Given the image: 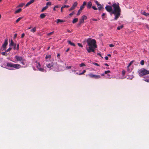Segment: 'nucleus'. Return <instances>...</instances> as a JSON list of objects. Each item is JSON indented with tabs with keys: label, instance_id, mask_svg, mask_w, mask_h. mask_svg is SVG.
<instances>
[{
	"label": "nucleus",
	"instance_id": "obj_1",
	"mask_svg": "<svg viewBox=\"0 0 149 149\" xmlns=\"http://www.w3.org/2000/svg\"><path fill=\"white\" fill-rule=\"evenodd\" d=\"M86 42L88 46V47L87 46L86 47V50L88 52H95V49L97 48L96 40L94 39L89 38L87 39Z\"/></svg>",
	"mask_w": 149,
	"mask_h": 149
},
{
	"label": "nucleus",
	"instance_id": "obj_2",
	"mask_svg": "<svg viewBox=\"0 0 149 149\" xmlns=\"http://www.w3.org/2000/svg\"><path fill=\"white\" fill-rule=\"evenodd\" d=\"M112 6L114 10L112 11V13L114 14L115 15L114 19L117 20L120 16L121 12L119 4L118 3H114L113 4Z\"/></svg>",
	"mask_w": 149,
	"mask_h": 149
},
{
	"label": "nucleus",
	"instance_id": "obj_3",
	"mask_svg": "<svg viewBox=\"0 0 149 149\" xmlns=\"http://www.w3.org/2000/svg\"><path fill=\"white\" fill-rule=\"evenodd\" d=\"M46 65L47 67L48 68H53L55 71H57L59 70L58 68L59 65L57 64L56 62H52L49 63H46Z\"/></svg>",
	"mask_w": 149,
	"mask_h": 149
},
{
	"label": "nucleus",
	"instance_id": "obj_4",
	"mask_svg": "<svg viewBox=\"0 0 149 149\" xmlns=\"http://www.w3.org/2000/svg\"><path fill=\"white\" fill-rule=\"evenodd\" d=\"M7 66L8 67H10V70H13V68L18 69L22 67L19 64H13L11 63H7Z\"/></svg>",
	"mask_w": 149,
	"mask_h": 149
},
{
	"label": "nucleus",
	"instance_id": "obj_5",
	"mask_svg": "<svg viewBox=\"0 0 149 149\" xmlns=\"http://www.w3.org/2000/svg\"><path fill=\"white\" fill-rule=\"evenodd\" d=\"M138 73L139 76L142 77L147 74H149V71L147 70L144 68H142L138 70Z\"/></svg>",
	"mask_w": 149,
	"mask_h": 149
},
{
	"label": "nucleus",
	"instance_id": "obj_6",
	"mask_svg": "<svg viewBox=\"0 0 149 149\" xmlns=\"http://www.w3.org/2000/svg\"><path fill=\"white\" fill-rule=\"evenodd\" d=\"M87 18V17L85 15H83L81 18L79 19V25H80L81 24L84 23V20H86Z\"/></svg>",
	"mask_w": 149,
	"mask_h": 149
},
{
	"label": "nucleus",
	"instance_id": "obj_7",
	"mask_svg": "<svg viewBox=\"0 0 149 149\" xmlns=\"http://www.w3.org/2000/svg\"><path fill=\"white\" fill-rule=\"evenodd\" d=\"M15 58L18 61H21L24 60L22 56H20L18 55H16L15 57Z\"/></svg>",
	"mask_w": 149,
	"mask_h": 149
},
{
	"label": "nucleus",
	"instance_id": "obj_8",
	"mask_svg": "<svg viewBox=\"0 0 149 149\" xmlns=\"http://www.w3.org/2000/svg\"><path fill=\"white\" fill-rule=\"evenodd\" d=\"M106 10L109 12L112 11L113 9L111 6L109 5L105 7Z\"/></svg>",
	"mask_w": 149,
	"mask_h": 149
},
{
	"label": "nucleus",
	"instance_id": "obj_9",
	"mask_svg": "<svg viewBox=\"0 0 149 149\" xmlns=\"http://www.w3.org/2000/svg\"><path fill=\"white\" fill-rule=\"evenodd\" d=\"M8 39H6L5 40L4 43L3 44L2 47L3 48V49H6V46L8 44Z\"/></svg>",
	"mask_w": 149,
	"mask_h": 149
},
{
	"label": "nucleus",
	"instance_id": "obj_10",
	"mask_svg": "<svg viewBox=\"0 0 149 149\" xmlns=\"http://www.w3.org/2000/svg\"><path fill=\"white\" fill-rule=\"evenodd\" d=\"M16 43H14L13 40L12 39L10 43L9 44V46L11 47V46H13V49L14 50H15L16 49Z\"/></svg>",
	"mask_w": 149,
	"mask_h": 149
},
{
	"label": "nucleus",
	"instance_id": "obj_11",
	"mask_svg": "<svg viewBox=\"0 0 149 149\" xmlns=\"http://www.w3.org/2000/svg\"><path fill=\"white\" fill-rule=\"evenodd\" d=\"M92 6V3L91 1L88 2L87 5V7L88 9H90L91 7Z\"/></svg>",
	"mask_w": 149,
	"mask_h": 149
},
{
	"label": "nucleus",
	"instance_id": "obj_12",
	"mask_svg": "<svg viewBox=\"0 0 149 149\" xmlns=\"http://www.w3.org/2000/svg\"><path fill=\"white\" fill-rule=\"evenodd\" d=\"M141 14L143 15L146 17L149 16V13H146L143 10L141 11Z\"/></svg>",
	"mask_w": 149,
	"mask_h": 149
},
{
	"label": "nucleus",
	"instance_id": "obj_13",
	"mask_svg": "<svg viewBox=\"0 0 149 149\" xmlns=\"http://www.w3.org/2000/svg\"><path fill=\"white\" fill-rule=\"evenodd\" d=\"M144 81L149 82V76H147L146 77H144V79H143Z\"/></svg>",
	"mask_w": 149,
	"mask_h": 149
},
{
	"label": "nucleus",
	"instance_id": "obj_14",
	"mask_svg": "<svg viewBox=\"0 0 149 149\" xmlns=\"http://www.w3.org/2000/svg\"><path fill=\"white\" fill-rule=\"evenodd\" d=\"M68 44H70V45H71L72 46H75V44L74 43L72 42L70 40H68Z\"/></svg>",
	"mask_w": 149,
	"mask_h": 149
},
{
	"label": "nucleus",
	"instance_id": "obj_15",
	"mask_svg": "<svg viewBox=\"0 0 149 149\" xmlns=\"http://www.w3.org/2000/svg\"><path fill=\"white\" fill-rule=\"evenodd\" d=\"M88 75L89 76V77L91 78H94L95 75L93 74L92 73H90Z\"/></svg>",
	"mask_w": 149,
	"mask_h": 149
},
{
	"label": "nucleus",
	"instance_id": "obj_16",
	"mask_svg": "<svg viewBox=\"0 0 149 149\" xmlns=\"http://www.w3.org/2000/svg\"><path fill=\"white\" fill-rule=\"evenodd\" d=\"M77 1H75L73 4L72 6L75 9V7L77 6Z\"/></svg>",
	"mask_w": 149,
	"mask_h": 149
},
{
	"label": "nucleus",
	"instance_id": "obj_17",
	"mask_svg": "<svg viewBox=\"0 0 149 149\" xmlns=\"http://www.w3.org/2000/svg\"><path fill=\"white\" fill-rule=\"evenodd\" d=\"M46 16V15L44 13H42L40 15V17L41 19H43Z\"/></svg>",
	"mask_w": 149,
	"mask_h": 149
},
{
	"label": "nucleus",
	"instance_id": "obj_18",
	"mask_svg": "<svg viewBox=\"0 0 149 149\" xmlns=\"http://www.w3.org/2000/svg\"><path fill=\"white\" fill-rule=\"evenodd\" d=\"M65 22V21H64L63 20H61L60 19H57L56 22L57 23H58L59 22Z\"/></svg>",
	"mask_w": 149,
	"mask_h": 149
},
{
	"label": "nucleus",
	"instance_id": "obj_19",
	"mask_svg": "<svg viewBox=\"0 0 149 149\" xmlns=\"http://www.w3.org/2000/svg\"><path fill=\"white\" fill-rule=\"evenodd\" d=\"M101 78V76L100 75H95L94 79H99Z\"/></svg>",
	"mask_w": 149,
	"mask_h": 149
},
{
	"label": "nucleus",
	"instance_id": "obj_20",
	"mask_svg": "<svg viewBox=\"0 0 149 149\" xmlns=\"http://www.w3.org/2000/svg\"><path fill=\"white\" fill-rule=\"evenodd\" d=\"M78 21V19L77 18H75L74 19H73L72 21V23L73 24H74L77 22Z\"/></svg>",
	"mask_w": 149,
	"mask_h": 149
},
{
	"label": "nucleus",
	"instance_id": "obj_21",
	"mask_svg": "<svg viewBox=\"0 0 149 149\" xmlns=\"http://www.w3.org/2000/svg\"><path fill=\"white\" fill-rule=\"evenodd\" d=\"M21 10H22V9L21 8L15 11V13L16 14V13H19L21 11Z\"/></svg>",
	"mask_w": 149,
	"mask_h": 149
},
{
	"label": "nucleus",
	"instance_id": "obj_22",
	"mask_svg": "<svg viewBox=\"0 0 149 149\" xmlns=\"http://www.w3.org/2000/svg\"><path fill=\"white\" fill-rule=\"evenodd\" d=\"M48 6H46L45 7L43 8L41 10V12H43L45 10H46V9H47L48 8Z\"/></svg>",
	"mask_w": 149,
	"mask_h": 149
},
{
	"label": "nucleus",
	"instance_id": "obj_23",
	"mask_svg": "<svg viewBox=\"0 0 149 149\" xmlns=\"http://www.w3.org/2000/svg\"><path fill=\"white\" fill-rule=\"evenodd\" d=\"M38 69L39 71L43 72H44L45 70L43 68L41 67L40 68H39Z\"/></svg>",
	"mask_w": 149,
	"mask_h": 149
},
{
	"label": "nucleus",
	"instance_id": "obj_24",
	"mask_svg": "<svg viewBox=\"0 0 149 149\" xmlns=\"http://www.w3.org/2000/svg\"><path fill=\"white\" fill-rule=\"evenodd\" d=\"M36 31V28L35 27H34L31 30V32L34 33Z\"/></svg>",
	"mask_w": 149,
	"mask_h": 149
},
{
	"label": "nucleus",
	"instance_id": "obj_25",
	"mask_svg": "<svg viewBox=\"0 0 149 149\" xmlns=\"http://www.w3.org/2000/svg\"><path fill=\"white\" fill-rule=\"evenodd\" d=\"M41 67V65L39 63H37L36 65V67L38 69L39 68H40Z\"/></svg>",
	"mask_w": 149,
	"mask_h": 149
},
{
	"label": "nucleus",
	"instance_id": "obj_26",
	"mask_svg": "<svg viewBox=\"0 0 149 149\" xmlns=\"http://www.w3.org/2000/svg\"><path fill=\"white\" fill-rule=\"evenodd\" d=\"M99 7H98V8H97V9H98V10H102V9H103V7H102V6H101H101H98Z\"/></svg>",
	"mask_w": 149,
	"mask_h": 149
},
{
	"label": "nucleus",
	"instance_id": "obj_27",
	"mask_svg": "<svg viewBox=\"0 0 149 149\" xmlns=\"http://www.w3.org/2000/svg\"><path fill=\"white\" fill-rule=\"evenodd\" d=\"M22 18V17H19L16 21V23H18L21 19Z\"/></svg>",
	"mask_w": 149,
	"mask_h": 149
},
{
	"label": "nucleus",
	"instance_id": "obj_28",
	"mask_svg": "<svg viewBox=\"0 0 149 149\" xmlns=\"http://www.w3.org/2000/svg\"><path fill=\"white\" fill-rule=\"evenodd\" d=\"M109 72H110V70L105 71L104 72V73L105 74H107V75H108L109 76V74H107V73Z\"/></svg>",
	"mask_w": 149,
	"mask_h": 149
},
{
	"label": "nucleus",
	"instance_id": "obj_29",
	"mask_svg": "<svg viewBox=\"0 0 149 149\" xmlns=\"http://www.w3.org/2000/svg\"><path fill=\"white\" fill-rule=\"evenodd\" d=\"M123 27V26L121 25L120 26H118L117 28V29L118 30H119L120 29L122 28Z\"/></svg>",
	"mask_w": 149,
	"mask_h": 149
},
{
	"label": "nucleus",
	"instance_id": "obj_30",
	"mask_svg": "<svg viewBox=\"0 0 149 149\" xmlns=\"http://www.w3.org/2000/svg\"><path fill=\"white\" fill-rule=\"evenodd\" d=\"M6 51L5 52H2L1 53V54L3 56H7V54L6 53Z\"/></svg>",
	"mask_w": 149,
	"mask_h": 149
},
{
	"label": "nucleus",
	"instance_id": "obj_31",
	"mask_svg": "<svg viewBox=\"0 0 149 149\" xmlns=\"http://www.w3.org/2000/svg\"><path fill=\"white\" fill-rule=\"evenodd\" d=\"M95 1V3L97 6H101V4L99 3L98 1Z\"/></svg>",
	"mask_w": 149,
	"mask_h": 149
},
{
	"label": "nucleus",
	"instance_id": "obj_32",
	"mask_svg": "<svg viewBox=\"0 0 149 149\" xmlns=\"http://www.w3.org/2000/svg\"><path fill=\"white\" fill-rule=\"evenodd\" d=\"M79 66L80 67H81L84 66H86L85 65L84 63H82L79 65Z\"/></svg>",
	"mask_w": 149,
	"mask_h": 149
},
{
	"label": "nucleus",
	"instance_id": "obj_33",
	"mask_svg": "<svg viewBox=\"0 0 149 149\" xmlns=\"http://www.w3.org/2000/svg\"><path fill=\"white\" fill-rule=\"evenodd\" d=\"M51 56L50 55H46L45 58L47 59V58H51Z\"/></svg>",
	"mask_w": 149,
	"mask_h": 149
},
{
	"label": "nucleus",
	"instance_id": "obj_34",
	"mask_svg": "<svg viewBox=\"0 0 149 149\" xmlns=\"http://www.w3.org/2000/svg\"><path fill=\"white\" fill-rule=\"evenodd\" d=\"M54 32L52 31L47 34V35L48 36H50L52 35L54 33Z\"/></svg>",
	"mask_w": 149,
	"mask_h": 149
},
{
	"label": "nucleus",
	"instance_id": "obj_35",
	"mask_svg": "<svg viewBox=\"0 0 149 149\" xmlns=\"http://www.w3.org/2000/svg\"><path fill=\"white\" fill-rule=\"evenodd\" d=\"M51 3L50 2H48L46 3V6H50L51 5Z\"/></svg>",
	"mask_w": 149,
	"mask_h": 149
},
{
	"label": "nucleus",
	"instance_id": "obj_36",
	"mask_svg": "<svg viewBox=\"0 0 149 149\" xmlns=\"http://www.w3.org/2000/svg\"><path fill=\"white\" fill-rule=\"evenodd\" d=\"M24 5V3H22L19 5V7H22Z\"/></svg>",
	"mask_w": 149,
	"mask_h": 149
},
{
	"label": "nucleus",
	"instance_id": "obj_37",
	"mask_svg": "<svg viewBox=\"0 0 149 149\" xmlns=\"http://www.w3.org/2000/svg\"><path fill=\"white\" fill-rule=\"evenodd\" d=\"M91 20L93 21H97L98 20L97 19H95L94 18H92V19H90V21L91 22Z\"/></svg>",
	"mask_w": 149,
	"mask_h": 149
},
{
	"label": "nucleus",
	"instance_id": "obj_38",
	"mask_svg": "<svg viewBox=\"0 0 149 149\" xmlns=\"http://www.w3.org/2000/svg\"><path fill=\"white\" fill-rule=\"evenodd\" d=\"M86 72V70H84L82 72L79 73V75L84 74Z\"/></svg>",
	"mask_w": 149,
	"mask_h": 149
},
{
	"label": "nucleus",
	"instance_id": "obj_39",
	"mask_svg": "<svg viewBox=\"0 0 149 149\" xmlns=\"http://www.w3.org/2000/svg\"><path fill=\"white\" fill-rule=\"evenodd\" d=\"M140 64L142 65H143L144 64V60H142L140 63Z\"/></svg>",
	"mask_w": 149,
	"mask_h": 149
},
{
	"label": "nucleus",
	"instance_id": "obj_40",
	"mask_svg": "<svg viewBox=\"0 0 149 149\" xmlns=\"http://www.w3.org/2000/svg\"><path fill=\"white\" fill-rule=\"evenodd\" d=\"M11 49H12L11 48L9 47V48H8V49H7V50H6V52H9L11 50Z\"/></svg>",
	"mask_w": 149,
	"mask_h": 149
},
{
	"label": "nucleus",
	"instance_id": "obj_41",
	"mask_svg": "<svg viewBox=\"0 0 149 149\" xmlns=\"http://www.w3.org/2000/svg\"><path fill=\"white\" fill-rule=\"evenodd\" d=\"M132 63H133V61H132L127 66V68H128L130 66V65H131V64Z\"/></svg>",
	"mask_w": 149,
	"mask_h": 149
},
{
	"label": "nucleus",
	"instance_id": "obj_42",
	"mask_svg": "<svg viewBox=\"0 0 149 149\" xmlns=\"http://www.w3.org/2000/svg\"><path fill=\"white\" fill-rule=\"evenodd\" d=\"M62 7H63V8H68L69 7V6L68 5H64L62 6Z\"/></svg>",
	"mask_w": 149,
	"mask_h": 149
},
{
	"label": "nucleus",
	"instance_id": "obj_43",
	"mask_svg": "<svg viewBox=\"0 0 149 149\" xmlns=\"http://www.w3.org/2000/svg\"><path fill=\"white\" fill-rule=\"evenodd\" d=\"M81 10H80V9H79L78 12L77 13V15H79L81 13Z\"/></svg>",
	"mask_w": 149,
	"mask_h": 149
},
{
	"label": "nucleus",
	"instance_id": "obj_44",
	"mask_svg": "<svg viewBox=\"0 0 149 149\" xmlns=\"http://www.w3.org/2000/svg\"><path fill=\"white\" fill-rule=\"evenodd\" d=\"M93 65H96V66H100V65L98 64V63H93Z\"/></svg>",
	"mask_w": 149,
	"mask_h": 149
},
{
	"label": "nucleus",
	"instance_id": "obj_45",
	"mask_svg": "<svg viewBox=\"0 0 149 149\" xmlns=\"http://www.w3.org/2000/svg\"><path fill=\"white\" fill-rule=\"evenodd\" d=\"M125 71L124 70H123L122 71V74L123 76H124L125 74Z\"/></svg>",
	"mask_w": 149,
	"mask_h": 149
},
{
	"label": "nucleus",
	"instance_id": "obj_46",
	"mask_svg": "<svg viewBox=\"0 0 149 149\" xmlns=\"http://www.w3.org/2000/svg\"><path fill=\"white\" fill-rule=\"evenodd\" d=\"M92 8L94 10H97V8H96L94 6H92Z\"/></svg>",
	"mask_w": 149,
	"mask_h": 149
},
{
	"label": "nucleus",
	"instance_id": "obj_47",
	"mask_svg": "<svg viewBox=\"0 0 149 149\" xmlns=\"http://www.w3.org/2000/svg\"><path fill=\"white\" fill-rule=\"evenodd\" d=\"M35 1V0H31L29 2L30 3V4H31L32 3H33Z\"/></svg>",
	"mask_w": 149,
	"mask_h": 149
},
{
	"label": "nucleus",
	"instance_id": "obj_48",
	"mask_svg": "<svg viewBox=\"0 0 149 149\" xmlns=\"http://www.w3.org/2000/svg\"><path fill=\"white\" fill-rule=\"evenodd\" d=\"M84 6H81L80 7V9H79L80 10H82L84 8Z\"/></svg>",
	"mask_w": 149,
	"mask_h": 149
},
{
	"label": "nucleus",
	"instance_id": "obj_49",
	"mask_svg": "<svg viewBox=\"0 0 149 149\" xmlns=\"http://www.w3.org/2000/svg\"><path fill=\"white\" fill-rule=\"evenodd\" d=\"M77 45H78V46L79 47H83V45L81 43H78L77 44Z\"/></svg>",
	"mask_w": 149,
	"mask_h": 149
},
{
	"label": "nucleus",
	"instance_id": "obj_50",
	"mask_svg": "<svg viewBox=\"0 0 149 149\" xmlns=\"http://www.w3.org/2000/svg\"><path fill=\"white\" fill-rule=\"evenodd\" d=\"M75 14L74 12V11H73L72 13H70L69 15L70 16H71L73 15L74 14Z\"/></svg>",
	"mask_w": 149,
	"mask_h": 149
},
{
	"label": "nucleus",
	"instance_id": "obj_51",
	"mask_svg": "<svg viewBox=\"0 0 149 149\" xmlns=\"http://www.w3.org/2000/svg\"><path fill=\"white\" fill-rule=\"evenodd\" d=\"M71 66H67L65 67V68L67 69H69L71 68Z\"/></svg>",
	"mask_w": 149,
	"mask_h": 149
},
{
	"label": "nucleus",
	"instance_id": "obj_52",
	"mask_svg": "<svg viewBox=\"0 0 149 149\" xmlns=\"http://www.w3.org/2000/svg\"><path fill=\"white\" fill-rule=\"evenodd\" d=\"M86 3L85 1H84L83 2V4L82 5L84 6L85 5H86Z\"/></svg>",
	"mask_w": 149,
	"mask_h": 149
},
{
	"label": "nucleus",
	"instance_id": "obj_53",
	"mask_svg": "<svg viewBox=\"0 0 149 149\" xmlns=\"http://www.w3.org/2000/svg\"><path fill=\"white\" fill-rule=\"evenodd\" d=\"M30 5V3L29 2L26 5L25 7H26Z\"/></svg>",
	"mask_w": 149,
	"mask_h": 149
},
{
	"label": "nucleus",
	"instance_id": "obj_54",
	"mask_svg": "<svg viewBox=\"0 0 149 149\" xmlns=\"http://www.w3.org/2000/svg\"><path fill=\"white\" fill-rule=\"evenodd\" d=\"M74 8H73V7L72 6L69 9V11H71L72 10H73V9H74Z\"/></svg>",
	"mask_w": 149,
	"mask_h": 149
},
{
	"label": "nucleus",
	"instance_id": "obj_55",
	"mask_svg": "<svg viewBox=\"0 0 149 149\" xmlns=\"http://www.w3.org/2000/svg\"><path fill=\"white\" fill-rule=\"evenodd\" d=\"M19 44H17V47L16 48V49H17V50H19Z\"/></svg>",
	"mask_w": 149,
	"mask_h": 149
},
{
	"label": "nucleus",
	"instance_id": "obj_56",
	"mask_svg": "<svg viewBox=\"0 0 149 149\" xmlns=\"http://www.w3.org/2000/svg\"><path fill=\"white\" fill-rule=\"evenodd\" d=\"M105 15V13H103V14H102V19H104L103 17H104V15Z\"/></svg>",
	"mask_w": 149,
	"mask_h": 149
},
{
	"label": "nucleus",
	"instance_id": "obj_57",
	"mask_svg": "<svg viewBox=\"0 0 149 149\" xmlns=\"http://www.w3.org/2000/svg\"><path fill=\"white\" fill-rule=\"evenodd\" d=\"M24 36H25V34H24V33H23L22 34V35H21V38H23L24 37Z\"/></svg>",
	"mask_w": 149,
	"mask_h": 149
},
{
	"label": "nucleus",
	"instance_id": "obj_58",
	"mask_svg": "<svg viewBox=\"0 0 149 149\" xmlns=\"http://www.w3.org/2000/svg\"><path fill=\"white\" fill-rule=\"evenodd\" d=\"M20 63L23 65H24L25 64L24 62L23 61L21 62Z\"/></svg>",
	"mask_w": 149,
	"mask_h": 149
},
{
	"label": "nucleus",
	"instance_id": "obj_59",
	"mask_svg": "<svg viewBox=\"0 0 149 149\" xmlns=\"http://www.w3.org/2000/svg\"><path fill=\"white\" fill-rule=\"evenodd\" d=\"M57 57L58 58H59L60 57V54L59 53L57 54Z\"/></svg>",
	"mask_w": 149,
	"mask_h": 149
},
{
	"label": "nucleus",
	"instance_id": "obj_60",
	"mask_svg": "<svg viewBox=\"0 0 149 149\" xmlns=\"http://www.w3.org/2000/svg\"><path fill=\"white\" fill-rule=\"evenodd\" d=\"M109 46L110 47H112L114 46V45L112 44H111L109 45Z\"/></svg>",
	"mask_w": 149,
	"mask_h": 149
},
{
	"label": "nucleus",
	"instance_id": "obj_61",
	"mask_svg": "<svg viewBox=\"0 0 149 149\" xmlns=\"http://www.w3.org/2000/svg\"><path fill=\"white\" fill-rule=\"evenodd\" d=\"M17 34L16 33L14 35V38H16L17 36Z\"/></svg>",
	"mask_w": 149,
	"mask_h": 149
},
{
	"label": "nucleus",
	"instance_id": "obj_62",
	"mask_svg": "<svg viewBox=\"0 0 149 149\" xmlns=\"http://www.w3.org/2000/svg\"><path fill=\"white\" fill-rule=\"evenodd\" d=\"M105 59L106 60H107L108 59V57L107 56H106L105 57Z\"/></svg>",
	"mask_w": 149,
	"mask_h": 149
},
{
	"label": "nucleus",
	"instance_id": "obj_63",
	"mask_svg": "<svg viewBox=\"0 0 149 149\" xmlns=\"http://www.w3.org/2000/svg\"><path fill=\"white\" fill-rule=\"evenodd\" d=\"M63 7L62 6L61 8V12H62L63 11Z\"/></svg>",
	"mask_w": 149,
	"mask_h": 149
},
{
	"label": "nucleus",
	"instance_id": "obj_64",
	"mask_svg": "<svg viewBox=\"0 0 149 149\" xmlns=\"http://www.w3.org/2000/svg\"><path fill=\"white\" fill-rule=\"evenodd\" d=\"M146 27L147 28H148V29H149V27H148V24H146Z\"/></svg>",
	"mask_w": 149,
	"mask_h": 149
}]
</instances>
